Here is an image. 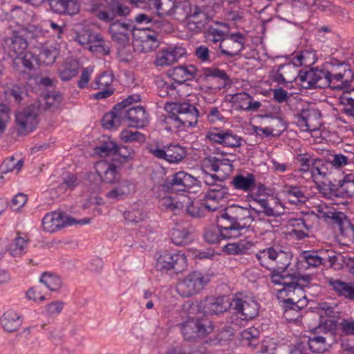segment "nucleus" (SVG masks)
I'll return each mask as SVG.
<instances>
[{"mask_svg": "<svg viewBox=\"0 0 354 354\" xmlns=\"http://www.w3.org/2000/svg\"><path fill=\"white\" fill-rule=\"evenodd\" d=\"M221 0H198L186 22L187 29L194 34L202 32L214 18Z\"/></svg>", "mask_w": 354, "mask_h": 354, "instance_id": "1", "label": "nucleus"}, {"mask_svg": "<svg viewBox=\"0 0 354 354\" xmlns=\"http://www.w3.org/2000/svg\"><path fill=\"white\" fill-rule=\"evenodd\" d=\"M250 207L231 205L225 207L218 216L221 225H225L235 238L239 236L243 230L248 228L253 221Z\"/></svg>", "mask_w": 354, "mask_h": 354, "instance_id": "2", "label": "nucleus"}, {"mask_svg": "<svg viewBox=\"0 0 354 354\" xmlns=\"http://www.w3.org/2000/svg\"><path fill=\"white\" fill-rule=\"evenodd\" d=\"M158 205L161 209L171 211L176 215L185 213L192 218L203 217L206 212L201 199L191 201L185 195L176 197L164 196L159 199Z\"/></svg>", "mask_w": 354, "mask_h": 354, "instance_id": "3", "label": "nucleus"}, {"mask_svg": "<svg viewBox=\"0 0 354 354\" xmlns=\"http://www.w3.org/2000/svg\"><path fill=\"white\" fill-rule=\"evenodd\" d=\"M259 263L266 269L286 271L291 263L290 252L283 250L279 245H274L259 250L254 254Z\"/></svg>", "mask_w": 354, "mask_h": 354, "instance_id": "4", "label": "nucleus"}, {"mask_svg": "<svg viewBox=\"0 0 354 354\" xmlns=\"http://www.w3.org/2000/svg\"><path fill=\"white\" fill-rule=\"evenodd\" d=\"M90 10L99 20L106 23L113 21L118 17H127L130 13L128 6L116 0H92Z\"/></svg>", "mask_w": 354, "mask_h": 354, "instance_id": "5", "label": "nucleus"}, {"mask_svg": "<svg viewBox=\"0 0 354 354\" xmlns=\"http://www.w3.org/2000/svg\"><path fill=\"white\" fill-rule=\"evenodd\" d=\"M230 306L232 313L230 322L235 326H239L243 321L254 319L259 313V304L253 297H236L232 300Z\"/></svg>", "mask_w": 354, "mask_h": 354, "instance_id": "6", "label": "nucleus"}, {"mask_svg": "<svg viewBox=\"0 0 354 354\" xmlns=\"http://www.w3.org/2000/svg\"><path fill=\"white\" fill-rule=\"evenodd\" d=\"M209 281L208 274L194 271L177 283L176 291L182 297H189L200 292Z\"/></svg>", "mask_w": 354, "mask_h": 354, "instance_id": "7", "label": "nucleus"}, {"mask_svg": "<svg viewBox=\"0 0 354 354\" xmlns=\"http://www.w3.org/2000/svg\"><path fill=\"white\" fill-rule=\"evenodd\" d=\"M181 333L186 340L202 338L214 330V326L207 319L189 318L179 325Z\"/></svg>", "mask_w": 354, "mask_h": 354, "instance_id": "8", "label": "nucleus"}, {"mask_svg": "<svg viewBox=\"0 0 354 354\" xmlns=\"http://www.w3.org/2000/svg\"><path fill=\"white\" fill-rule=\"evenodd\" d=\"M158 34L151 27H142L133 33V46L139 53L154 50L159 45Z\"/></svg>", "mask_w": 354, "mask_h": 354, "instance_id": "9", "label": "nucleus"}, {"mask_svg": "<svg viewBox=\"0 0 354 354\" xmlns=\"http://www.w3.org/2000/svg\"><path fill=\"white\" fill-rule=\"evenodd\" d=\"M147 150L157 158L169 163H178L186 156V150L178 145H171L163 148L158 143L148 144Z\"/></svg>", "mask_w": 354, "mask_h": 354, "instance_id": "10", "label": "nucleus"}, {"mask_svg": "<svg viewBox=\"0 0 354 354\" xmlns=\"http://www.w3.org/2000/svg\"><path fill=\"white\" fill-rule=\"evenodd\" d=\"M90 222L89 218H84L79 221L70 217L65 216L61 212H50L46 214L42 219L43 230L47 232L53 233L66 225L74 224L85 225Z\"/></svg>", "mask_w": 354, "mask_h": 354, "instance_id": "11", "label": "nucleus"}, {"mask_svg": "<svg viewBox=\"0 0 354 354\" xmlns=\"http://www.w3.org/2000/svg\"><path fill=\"white\" fill-rule=\"evenodd\" d=\"M230 302L224 297H206L199 303H192L189 306V313L198 309L205 315L219 314L225 312L230 307Z\"/></svg>", "mask_w": 354, "mask_h": 354, "instance_id": "12", "label": "nucleus"}, {"mask_svg": "<svg viewBox=\"0 0 354 354\" xmlns=\"http://www.w3.org/2000/svg\"><path fill=\"white\" fill-rule=\"evenodd\" d=\"M328 71L310 68L299 71L297 75L298 80L305 88H326L330 84Z\"/></svg>", "mask_w": 354, "mask_h": 354, "instance_id": "13", "label": "nucleus"}, {"mask_svg": "<svg viewBox=\"0 0 354 354\" xmlns=\"http://www.w3.org/2000/svg\"><path fill=\"white\" fill-rule=\"evenodd\" d=\"M187 267V257L182 251L175 252H164L160 254L156 262L157 269L163 270H174L178 273L183 272Z\"/></svg>", "mask_w": 354, "mask_h": 354, "instance_id": "14", "label": "nucleus"}, {"mask_svg": "<svg viewBox=\"0 0 354 354\" xmlns=\"http://www.w3.org/2000/svg\"><path fill=\"white\" fill-rule=\"evenodd\" d=\"M39 112V106L31 104L15 114V121L21 133H28L35 129L38 124Z\"/></svg>", "mask_w": 354, "mask_h": 354, "instance_id": "15", "label": "nucleus"}, {"mask_svg": "<svg viewBox=\"0 0 354 354\" xmlns=\"http://www.w3.org/2000/svg\"><path fill=\"white\" fill-rule=\"evenodd\" d=\"M228 195L227 187L218 184L212 185L201 201L207 212H216L221 207V203L227 198Z\"/></svg>", "mask_w": 354, "mask_h": 354, "instance_id": "16", "label": "nucleus"}, {"mask_svg": "<svg viewBox=\"0 0 354 354\" xmlns=\"http://www.w3.org/2000/svg\"><path fill=\"white\" fill-rule=\"evenodd\" d=\"M169 107L171 113L175 114L185 129L196 125L198 111L194 105L189 103H174Z\"/></svg>", "mask_w": 354, "mask_h": 354, "instance_id": "17", "label": "nucleus"}, {"mask_svg": "<svg viewBox=\"0 0 354 354\" xmlns=\"http://www.w3.org/2000/svg\"><path fill=\"white\" fill-rule=\"evenodd\" d=\"M197 184V178L185 171H178L171 175L165 182L166 187L171 192H188Z\"/></svg>", "mask_w": 354, "mask_h": 354, "instance_id": "18", "label": "nucleus"}, {"mask_svg": "<svg viewBox=\"0 0 354 354\" xmlns=\"http://www.w3.org/2000/svg\"><path fill=\"white\" fill-rule=\"evenodd\" d=\"M245 37L241 32L227 34L223 42L219 44L221 54L233 57L245 48Z\"/></svg>", "mask_w": 354, "mask_h": 354, "instance_id": "19", "label": "nucleus"}, {"mask_svg": "<svg viewBox=\"0 0 354 354\" xmlns=\"http://www.w3.org/2000/svg\"><path fill=\"white\" fill-rule=\"evenodd\" d=\"M295 122L302 131H314L321 126L320 112L315 109H303L295 115Z\"/></svg>", "mask_w": 354, "mask_h": 354, "instance_id": "20", "label": "nucleus"}, {"mask_svg": "<svg viewBox=\"0 0 354 354\" xmlns=\"http://www.w3.org/2000/svg\"><path fill=\"white\" fill-rule=\"evenodd\" d=\"M299 277L297 276L290 281L286 288H277V298L280 302L284 301L299 302L301 300H308L303 286L299 283Z\"/></svg>", "mask_w": 354, "mask_h": 354, "instance_id": "21", "label": "nucleus"}, {"mask_svg": "<svg viewBox=\"0 0 354 354\" xmlns=\"http://www.w3.org/2000/svg\"><path fill=\"white\" fill-rule=\"evenodd\" d=\"M124 122L130 127L142 129L149 124V115L142 106H135L122 110Z\"/></svg>", "mask_w": 354, "mask_h": 354, "instance_id": "22", "label": "nucleus"}, {"mask_svg": "<svg viewBox=\"0 0 354 354\" xmlns=\"http://www.w3.org/2000/svg\"><path fill=\"white\" fill-rule=\"evenodd\" d=\"M134 30V25L131 22H112L109 26V32L112 39L120 46L124 47L129 42L130 35Z\"/></svg>", "mask_w": 354, "mask_h": 354, "instance_id": "23", "label": "nucleus"}, {"mask_svg": "<svg viewBox=\"0 0 354 354\" xmlns=\"http://www.w3.org/2000/svg\"><path fill=\"white\" fill-rule=\"evenodd\" d=\"M249 201L254 204L256 203L259 208L252 207V204L249 205L250 209L256 213H263L267 216H279L283 213V207L280 203L272 200L270 201L267 199H258L255 196L251 195Z\"/></svg>", "mask_w": 354, "mask_h": 354, "instance_id": "24", "label": "nucleus"}, {"mask_svg": "<svg viewBox=\"0 0 354 354\" xmlns=\"http://www.w3.org/2000/svg\"><path fill=\"white\" fill-rule=\"evenodd\" d=\"M326 335L328 333L323 326L315 328L309 332L308 345L310 351L315 353H322L328 348Z\"/></svg>", "mask_w": 354, "mask_h": 354, "instance_id": "25", "label": "nucleus"}, {"mask_svg": "<svg viewBox=\"0 0 354 354\" xmlns=\"http://www.w3.org/2000/svg\"><path fill=\"white\" fill-rule=\"evenodd\" d=\"M186 53V49L183 46L169 47L156 54L155 65L156 66L170 65L183 57Z\"/></svg>", "mask_w": 354, "mask_h": 354, "instance_id": "26", "label": "nucleus"}, {"mask_svg": "<svg viewBox=\"0 0 354 354\" xmlns=\"http://www.w3.org/2000/svg\"><path fill=\"white\" fill-rule=\"evenodd\" d=\"M22 32H15L12 37L5 40L4 49L10 57H18L25 53L28 42Z\"/></svg>", "mask_w": 354, "mask_h": 354, "instance_id": "27", "label": "nucleus"}, {"mask_svg": "<svg viewBox=\"0 0 354 354\" xmlns=\"http://www.w3.org/2000/svg\"><path fill=\"white\" fill-rule=\"evenodd\" d=\"M136 190L135 184L129 180L122 179L110 191L106 193L107 198L113 201L123 200Z\"/></svg>", "mask_w": 354, "mask_h": 354, "instance_id": "28", "label": "nucleus"}, {"mask_svg": "<svg viewBox=\"0 0 354 354\" xmlns=\"http://www.w3.org/2000/svg\"><path fill=\"white\" fill-rule=\"evenodd\" d=\"M217 227H213L207 229L204 233V239L205 241L211 244L218 243L223 239H228L235 238L232 236V233L225 225H221V219L217 216Z\"/></svg>", "mask_w": 354, "mask_h": 354, "instance_id": "29", "label": "nucleus"}, {"mask_svg": "<svg viewBox=\"0 0 354 354\" xmlns=\"http://www.w3.org/2000/svg\"><path fill=\"white\" fill-rule=\"evenodd\" d=\"M230 183L234 189L245 193L252 192L257 186L255 176L249 172L236 174Z\"/></svg>", "mask_w": 354, "mask_h": 354, "instance_id": "30", "label": "nucleus"}, {"mask_svg": "<svg viewBox=\"0 0 354 354\" xmlns=\"http://www.w3.org/2000/svg\"><path fill=\"white\" fill-rule=\"evenodd\" d=\"M96 173L105 183L113 184L118 179L119 174L115 165L101 160L95 164Z\"/></svg>", "mask_w": 354, "mask_h": 354, "instance_id": "31", "label": "nucleus"}, {"mask_svg": "<svg viewBox=\"0 0 354 354\" xmlns=\"http://www.w3.org/2000/svg\"><path fill=\"white\" fill-rule=\"evenodd\" d=\"M232 101L236 104V109L246 111H257L261 106L260 102L253 101L252 97L245 92L234 95Z\"/></svg>", "mask_w": 354, "mask_h": 354, "instance_id": "32", "label": "nucleus"}, {"mask_svg": "<svg viewBox=\"0 0 354 354\" xmlns=\"http://www.w3.org/2000/svg\"><path fill=\"white\" fill-rule=\"evenodd\" d=\"M196 73L197 68L195 66L184 64L174 67L170 73V76L175 82L182 84L194 79Z\"/></svg>", "mask_w": 354, "mask_h": 354, "instance_id": "33", "label": "nucleus"}, {"mask_svg": "<svg viewBox=\"0 0 354 354\" xmlns=\"http://www.w3.org/2000/svg\"><path fill=\"white\" fill-rule=\"evenodd\" d=\"M203 77L206 81L211 79L217 82L218 85L212 88H221L230 83V77L225 71L216 68H205L203 69Z\"/></svg>", "mask_w": 354, "mask_h": 354, "instance_id": "34", "label": "nucleus"}, {"mask_svg": "<svg viewBox=\"0 0 354 354\" xmlns=\"http://www.w3.org/2000/svg\"><path fill=\"white\" fill-rule=\"evenodd\" d=\"M120 105H115L111 112L106 113L102 119V125L106 129H115L124 124L122 110Z\"/></svg>", "mask_w": 354, "mask_h": 354, "instance_id": "35", "label": "nucleus"}, {"mask_svg": "<svg viewBox=\"0 0 354 354\" xmlns=\"http://www.w3.org/2000/svg\"><path fill=\"white\" fill-rule=\"evenodd\" d=\"M203 165L207 169L214 172H230L232 169V165L228 159H220L215 156L206 157L203 162Z\"/></svg>", "mask_w": 354, "mask_h": 354, "instance_id": "36", "label": "nucleus"}, {"mask_svg": "<svg viewBox=\"0 0 354 354\" xmlns=\"http://www.w3.org/2000/svg\"><path fill=\"white\" fill-rule=\"evenodd\" d=\"M282 303L284 317L290 321H295L300 317L299 311L307 306L308 301L301 300L299 302L284 301Z\"/></svg>", "mask_w": 354, "mask_h": 354, "instance_id": "37", "label": "nucleus"}, {"mask_svg": "<svg viewBox=\"0 0 354 354\" xmlns=\"http://www.w3.org/2000/svg\"><path fill=\"white\" fill-rule=\"evenodd\" d=\"M21 323L20 316L13 310L6 312L1 319L2 327L9 333L17 330L21 326Z\"/></svg>", "mask_w": 354, "mask_h": 354, "instance_id": "38", "label": "nucleus"}, {"mask_svg": "<svg viewBox=\"0 0 354 354\" xmlns=\"http://www.w3.org/2000/svg\"><path fill=\"white\" fill-rule=\"evenodd\" d=\"M342 236L348 241L354 242V225L347 218L346 216L342 213L336 217L335 223Z\"/></svg>", "mask_w": 354, "mask_h": 354, "instance_id": "39", "label": "nucleus"}, {"mask_svg": "<svg viewBox=\"0 0 354 354\" xmlns=\"http://www.w3.org/2000/svg\"><path fill=\"white\" fill-rule=\"evenodd\" d=\"M79 65L75 60H66L58 68L59 78L64 81H69L78 73Z\"/></svg>", "mask_w": 354, "mask_h": 354, "instance_id": "40", "label": "nucleus"}, {"mask_svg": "<svg viewBox=\"0 0 354 354\" xmlns=\"http://www.w3.org/2000/svg\"><path fill=\"white\" fill-rule=\"evenodd\" d=\"M290 203L299 205L306 203L307 197L297 186L286 185L283 191Z\"/></svg>", "mask_w": 354, "mask_h": 354, "instance_id": "41", "label": "nucleus"}, {"mask_svg": "<svg viewBox=\"0 0 354 354\" xmlns=\"http://www.w3.org/2000/svg\"><path fill=\"white\" fill-rule=\"evenodd\" d=\"M37 61V59L32 53L26 52L24 55L13 59V67L17 71L25 73V70H21V66L26 70L32 71Z\"/></svg>", "mask_w": 354, "mask_h": 354, "instance_id": "42", "label": "nucleus"}, {"mask_svg": "<svg viewBox=\"0 0 354 354\" xmlns=\"http://www.w3.org/2000/svg\"><path fill=\"white\" fill-rule=\"evenodd\" d=\"M343 71H339L335 73H331L328 71V79L330 80V84L327 85L334 89H342L344 84L348 82V77L351 75V71L349 70L348 72L346 70V66L342 65Z\"/></svg>", "mask_w": 354, "mask_h": 354, "instance_id": "43", "label": "nucleus"}, {"mask_svg": "<svg viewBox=\"0 0 354 354\" xmlns=\"http://www.w3.org/2000/svg\"><path fill=\"white\" fill-rule=\"evenodd\" d=\"M174 2L175 0H148V5L158 15L171 16Z\"/></svg>", "mask_w": 354, "mask_h": 354, "instance_id": "44", "label": "nucleus"}, {"mask_svg": "<svg viewBox=\"0 0 354 354\" xmlns=\"http://www.w3.org/2000/svg\"><path fill=\"white\" fill-rule=\"evenodd\" d=\"M332 288L338 295L346 299L354 300V286L351 283H346L340 280L329 281Z\"/></svg>", "mask_w": 354, "mask_h": 354, "instance_id": "45", "label": "nucleus"}, {"mask_svg": "<svg viewBox=\"0 0 354 354\" xmlns=\"http://www.w3.org/2000/svg\"><path fill=\"white\" fill-rule=\"evenodd\" d=\"M193 8L194 3H192L189 1H180L177 2L175 1L171 16H174L179 20L185 19L187 21Z\"/></svg>", "mask_w": 354, "mask_h": 354, "instance_id": "46", "label": "nucleus"}, {"mask_svg": "<svg viewBox=\"0 0 354 354\" xmlns=\"http://www.w3.org/2000/svg\"><path fill=\"white\" fill-rule=\"evenodd\" d=\"M254 243L248 240H241L228 243L225 246V252L228 254H242L248 253L253 247Z\"/></svg>", "mask_w": 354, "mask_h": 354, "instance_id": "47", "label": "nucleus"}, {"mask_svg": "<svg viewBox=\"0 0 354 354\" xmlns=\"http://www.w3.org/2000/svg\"><path fill=\"white\" fill-rule=\"evenodd\" d=\"M302 262L306 263V268H317L324 265L322 251H304L301 254Z\"/></svg>", "mask_w": 354, "mask_h": 354, "instance_id": "48", "label": "nucleus"}, {"mask_svg": "<svg viewBox=\"0 0 354 354\" xmlns=\"http://www.w3.org/2000/svg\"><path fill=\"white\" fill-rule=\"evenodd\" d=\"M234 336V329L231 326H226L211 337L207 343L211 346L225 345Z\"/></svg>", "mask_w": 354, "mask_h": 354, "instance_id": "49", "label": "nucleus"}, {"mask_svg": "<svg viewBox=\"0 0 354 354\" xmlns=\"http://www.w3.org/2000/svg\"><path fill=\"white\" fill-rule=\"evenodd\" d=\"M116 149L115 142L109 137H103L101 145L95 148V151L102 157L113 156L114 158Z\"/></svg>", "mask_w": 354, "mask_h": 354, "instance_id": "50", "label": "nucleus"}, {"mask_svg": "<svg viewBox=\"0 0 354 354\" xmlns=\"http://www.w3.org/2000/svg\"><path fill=\"white\" fill-rule=\"evenodd\" d=\"M171 240L176 245H186L192 240L191 234L187 228L176 226L172 230Z\"/></svg>", "mask_w": 354, "mask_h": 354, "instance_id": "51", "label": "nucleus"}, {"mask_svg": "<svg viewBox=\"0 0 354 354\" xmlns=\"http://www.w3.org/2000/svg\"><path fill=\"white\" fill-rule=\"evenodd\" d=\"M113 81V75L110 71H104L97 76L94 81L91 84L90 87L92 89H104V88H111Z\"/></svg>", "mask_w": 354, "mask_h": 354, "instance_id": "52", "label": "nucleus"}, {"mask_svg": "<svg viewBox=\"0 0 354 354\" xmlns=\"http://www.w3.org/2000/svg\"><path fill=\"white\" fill-rule=\"evenodd\" d=\"M270 280L274 285L279 286V288H286L290 283L291 279L296 277V274L283 275L285 271L271 270Z\"/></svg>", "mask_w": 354, "mask_h": 354, "instance_id": "53", "label": "nucleus"}, {"mask_svg": "<svg viewBox=\"0 0 354 354\" xmlns=\"http://www.w3.org/2000/svg\"><path fill=\"white\" fill-rule=\"evenodd\" d=\"M327 172L328 168L322 159H313L312 160L310 174L314 181L318 180L319 178H324Z\"/></svg>", "mask_w": 354, "mask_h": 354, "instance_id": "54", "label": "nucleus"}, {"mask_svg": "<svg viewBox=\"0 0 354 354\" xmlns=\"http://www.w3.org/2000/svg\"><path fill=\"white\" fill-rule=\"evenodd\" d=\"M344 113L354 118V88L344 92L339 97Z\"/></svg>", "mask_w": 354, "mask_h": 354, "instance_id": "55", "label": "nucleus"}, {"mask_svg": "<svg viewBox=\"0 0 354 354\" xmlns=\"http://www.w3.org/2000/svg\"><path fill=\"white\" fill-rule=\"evenodd\" d=\"M88 49L95 53L101 55H108L110 53V43L106 41L98 34L97 38H95L93 43L88 47Z\"/></svg>", "mask_w": 354, "mask_h": 354, "instance_id": "56", "label": "nucleus"}, {"mask_svg": "<svg viewBox=\"0 0 354 354\" xmlns=\"http://www.w3.org/2000/svg\"><path fill=\"white\" fill-rule=\"evenodd\" d=\"M98 34L94 32L89 28H84L81 31L77 32L75 35V41L80 45L88 47L93 43L95 38H97Z\"/></svg>", "mask_w": 354, "mask_h": 354, "instance_id": "57", "label": "nucleus"}, {"mask_svg": "<svg viewBox=\"0 0 354 354\" xmlns=\"http://www.w3.org/2000/svg\"><path fill=\"white\" fill-rule=\"evenodd\" d=\"M317 212V216L319 218L324 220L331 219L333 223L336 222V217L343 212H336L333 207L326 205L325 204H319L315 207Z\"/></svg>", "mask_w": 354, "mask_h": 354, "instance_id": "58", "label": "nucleus"}, {"mask_svg": "<svg viewBox=\"0 0 354 354\" xmlns=\"http://www.w3.org/2000/svg\"><path fill=\"white\" fill-rule=\"evenodd\" d=\"M24 162L22 159H17L11 156L6 159L1 164L0 169L1 173L6 174L10 171H16L18 173L22 168Z\"/></svg>", "mask_w": 354, "mask_h": 354, "instance_id": "59", "label": "nucleus"}, {"mask_svg": "<svg viewBox=\"0 0 354 354\" xmlns=\"http://www.w3.org/2000/svg\"><path fill=\"white\" fill-rule=\"evenodd\" d=\"M337 186L346 196L353 197L354 194V174L344 176L342 180H338Z\"/></svg>", "mask_w": 354, "mask_h": 354, "instance_id": "60", "label": "nucleus"}, {"mask_svg": "<svg viewBox=\"0 0 354 354\" xmlns=\"http://www.w3.org/2000/svg\"><path fill=\"white\" fill-rule=\"evenodd\" d=\"M40 281L51 291H56L62 286V280L59 277L50 273H44L40 278Z\"/></svg>", "mask_w": 354, "mask_h": 354, "instance_id": "61", "label": "nucleus"}, {"mask_svg": "<svg viewBox=\"0 0 354 354\" xmlns=\"http://www.w3.org/2000/svg\"><path fill=\"white\" fill-rule=\"evenodd\" d=\"M292 63L297 66H310L315 63V53L308 50L301 51L292 58Z\"/></svg>", "mask_w": 354, "mask_h": 354, "instance_id": "62", "label": "nucleus"}, {"mask_svg": "<svg viewBox=\"0 0 354 354\" xmlns=\"http://www.w3.org/2000/svg\"><path fill=\"white\" fill-rule=\"evenodd\" d=\"M134 151L132 148L128 146L117 145L116 153L113 160L124 163L133 158Z\"/></svg>", "mask_w": 354, "mask_h": 354, "instance_id": "63", "label": "nucleus"}, {"mask_svg": "<svg viewBox=\"0 0 354 354\" xmlns=\"http://www.w3.org/2000/svg\"><path fill=\"white\" fill-rule=\"evenodd\" d=\"M227 35L223 30L214 26H209L205 32L207 41L213 44H221Z\"/></svg>", "mask_w": 354, "mask_h": 354, "instance_id": "64", "label": "nucleus"}]
</instances>
